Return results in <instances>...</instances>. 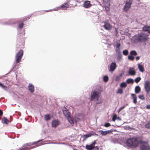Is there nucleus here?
I'll list each match as a JSON object with an SVG mask.
<instances>
[{"label": "nucleus", "mask_w": 150, "mask_h": 150, "mask_svg": "<svg viewBox=\"0 0 150 150\" xmlns=\"http://www.w3.org/2000/svg\"><path fill=\"white\" fill-rule=\"evenodd\" d=\"M140 144V150H150V147L146 142L139 141L137 137L128 139L126 142L127 146L132 148H136Z\"/></svg>", "instance_id": "nucleus-1"}, {"label": "nucleus", "mask_w": 150, "mask_h": 150, "mask_svg": "<svg viewBox=\"0 0 150 150\" xmlns=\"http://www.w3.org/2000/svg\"><path fill=\"white\" fill-rule=\"evenodd\" d=\"M101 93V91L98 89H96L93 90L91 92V100L93 101L95 100H97L96 104H98L101 103L102 101L100 99H99L100 97Z\"/></svg>", "instance_id": "nucleus-2"}, {"label": "nucleus", "mask_w": 150, "mask_h": 150, "mask_svg": "<svg viewBox=\"0 0 150 150\" xmlns=\"http://www.w3.org/2000/svg\"><path fill=\"white\" fill-rule=\"evenodd\" d=\"M147 36L144 34H137L135 35L132 38V40L134 42L138 43L145 42L147 40Z\"/></svg>", "instance_id": "nucleus-3"}, {"label": "nucleus", "mask_w": 150, "mask_h": 150, "mask_svg": "<svg viewBox=\"0 0 150 150\" xmlns=\"http://www.w3.org/2000/svg\"><path fill=\"white\" fill-rule=\"evenodd\" d=\"M42 140H41L36 142H34L32 143L26 144L23 147L20 148L19 149V150H29L35 148L42 144H39L40 142Z\"/></svg>", "instance_id": "nucleus-4"}, {"label": "nucleus", "mask_w": 150, "mask_h": 150, "mask_svg": "<svg viewBox=\"0 0 150 150\" xmlns=\"http://www.w3.org/2000/svg\"><path fill=\"white\" fill-rule=\"evenodd\" d=\"M132 2V0H128L126 1L125 5L123 8V10L127 12L129 10L131 7Z\"/></svg>", "instance_id": "nucleus-5"}, {"label": "nucleus", "mask_w": 150, "mask_h": 150, "mask_svg": "<svg viewBox=\"0 0 150 150\" xmlns=\"http://www.w3.org/2000/svg\"><path fill=\"white\" fill-rule=\"evenodd\" d=\"M23 54V51L22 50H20L16 54L15 57L17 63H18L21 61Z\"/></svg>", "instance_id": "nucleus-6"}, {"label": "nucleus", "mask_w": 150, "mask_h": 150, "mask_svg": "<svg viewBox=\"0 0 150 150\" xmlns=\"http://www.w3.org/2000/svg\"><path fill=\"white\" fill-rule=\"evenodd\" d=\"M96 144V141L94 140L92 143L89 145H86V149L88 150H91L95 148V144Z\"/></svg>", "instance_id": "nucleus-7"}, {"label": "nucleus", "mask_w": 150, "mask_h": 150, "mask_svg": "<svg viewBox=\"0 0 150 150\" xmlns=\"http://www.w3.org/2000/svg\"><path fill=\"white\" fill-rule=\"evenodd\" d=\"M149 85L150 82L149 81H146L144 84V88L147 93H149L150 91Z\"/></svg>", "instance_id": "nucleus-8"}, {"label": "nucleus", "mask_w": 150, "mask_h": 150, "mask_svg": "<svg viewBox=\"0 0 150 150\" xmlns=\"http://www.w3.org/2000/svg\"><path fill=\"white\" fill-rule=\"evenodd\" d=\"M104 25L103 26V27L105 29L107 30H110L112 28V26L110 23L107 22H104Z\"/></svg>", "instance_id": "nucleus-9"}, {"label": "nucleus", "mask_w": 150, "mask_h": 150, "mask_svg": "<svg viewBox=\"0 0 150 150\" xmlns=\"http://www.w3.org/2000/svg\"><path fill=\"white\" fill-rule=\"evenodd\" d=\"M117 66L115 63L112 62L110 66V70L111 71H114L116 69Z\"/></svg>", "instance_id": "nucleus-10"}, {"label": "nucleus", "mask_w": 150, "mask_h": 150, "mask_svg": "<svg viewBox=\"0 0 150 150\" xmlns=\"http://www.w3.org/2000/svg\"><path fill=\"white\" fill-rule=\"evenodd\" d=\"M59 124V122L58 120H54L52 123V127H56L58 126Z\"/></svg>", "instance_id": "nucleus-11"}, {"label": "nucleus", "mask_w": 150, "mask_h": 150, "mask_svg": "<svg viewBox=\"0 0 150 150\" xmlns=\"http://www.w3.org/2000/svg\"><path fill=\"white\" fill-rule=\"evenodd\" d=\"M63 112L64 115L67 118L70 116V113L66 108H64V109L63 110Z\"/></svg>", "instance_id": "nucleus-12"}, {"label": "nucleus", "mask_w": 150, "mask_h": 150, "mask_svg": "<svg viewBox=\"0 0 150 150\" xmlns=\"http://www.w3.org/2000/svg\"><path fill=\"white\" fill-rule=\"evenodd\" d=\"M91 6V4H90V1H85L84 2L83 7L86 8H88Z\"/></svg>", "instance_id": "nucleus-13"}, {"label": "nucleus", "mask_w": 150, "mask_h": 150, "mask_svg": "<svg viewBox=\"0 0 150 150\" xmlns=\"http://www.w3.org/2000/svg\"><path fill=\"white\" fill-rule=\"evenodd\" d=\"M99 132H100V134H101L104 136L106 135L107 134L110 133L111 132V130H110L105 131L100 130Z\"/></svg>", "instance_id": "nucleus-14"}, {"label": "nucleus", "mask_w": 150, "mask_h": 150, "mask_svg": "<svg viewBox=\"0 0 150 150\" xmlns=\"http://www.w3.org/2000/svg\"><path fill=\"white\" fill-rule=\"evenodd\" d=\"M69 6L67 3H65L63 4L60 7L62 9L65 10L67 8L69 7Z\"/></svg>", "instance_id": "nucleus-15"}, {"label": "nucleus", "mask_w": 150, "mask_h": 150, "mask_svg": "<svg viewBox=\"0 0 150 150\" xmlns=\"http://www.w3.org/2000/svg\"><path fill=\"white\" fill-rule=\"evenodd\" d=\"M28 88L29 90L32 93H33L34 91V87L33 85L32 84H29Z\"/></svg>", "instance_id": "nucleus-16"}, {"label": "nucleus", "mask_w": 150, "mask_h": 150, "mask_svg": "<svg viewBox=\"0 0 150 150\" xmlns=\"http://www.w3.org/2000/svg\"><path fill=\"white\" fill-rule=\"evenodd\" d=\"M143 30L144 31L147 32L148 33H150V26H146L143 27Z\"/></svg>", "instance_id": "nucleus-17"}, {"label": "nucleus", "mask_w": 150, "mask_h": 150, "mask_svg": "<svg viewBox=\"0 0 150 150\" xmlns=\"http://www.w3.org/2000/svg\"><path fill=\"white\" fill-rule=\"evenodd\" d=\"M131 95L133 98V102L135 104H136L137 103V97L136 96L133 94H132Z\"/></svg>", "instance_id": "nucleus-18"}, {"label": "nucleus", "mask_w": 150, "mask_h": 150, "mask_svg": "<svg viewBox=\"0 0 150 150\" xmlns=\"http://www.w3.org/2000/svg\"><path fill=\"white\" fill-rule=\"evenodd\" d=\"M138 68L139 69V71L142 72H144V66L142 65H141L139 64L138 66Z\"/></svg>", "instance_id": "nucleus-19"}, {"label": "nucleus", "mask_w": 150, "mask_h": 150, "mask_svg": "<svg viewBox=\"0 0 150 150\" xmlns=\"http://www.w3.org/2000/svg\"><path fill=\"white\" fill-rule=\"evenodd\" d=\"M2 122L3 123L8 124L9 122V121L6 117H4L2 119Z\"/></svg>", "instance_id": "nucleus-20"}, {"label": "nucleus", "mask_w": 150, "mask_h": 150, "mask_svg": "<svg viewBox=\"0 0 150 150\" xmlns=\"http://www.w3.org/2000/svg\"><path fill=\"white\" fill-rule=\"evenodd\" d=\"M141 88L139 86H136L135 89V91L136 93H138L140 92Z\"/></svg>", "instance_id": "nucleus-21"}, {"label": "nucleus", "mask_w": 150, "mask_h": 150, "mask_svg": "<svg viewBox=\"0 0 150 150\" xmlns=\"http://www.w3.org/2000/svg\"><path fill=\"white\" fill-rule=\"evenodd\" d=\"M69 122L71 124H74V121L72 118H71L70 116L67 118Z\"/></svg>", "instance_id": "nucleus-22"}, {"label": "nucleus", "mask_w": 150, "mask_h": 150, "mask_svg": "<svg viewBox=\"0 0 150 150\" xmlns=\"http://www.w3.org/2000/svg\"><path fill=\"white\" fill-rule=\"evenodd\" d=\"M126 82L128 84L133 83L134 82V81L133 79L129 78L127 79Z\"/></svg>", "instance_id": "nucleus-23"}, {"label": "nucleus", "mask_w": 150, "mask_h": 150, "mask_svg": "<svg viewBox=\"0 0 150 150\" xmlns=\"http://www.w3.org/2000/svg\"><path fill=\"white\" fill-rule=\"evenodd\" d=\"M129 73L131 75H134L136 74V71L134 70L129 69Z\"/></svg>", "instance_id": "nucleus-24"}, {"label": "nucleus", "mask_w": 150, "mask_h": 150, "mask_svg": "<svg viewBox=\"0 0 150 150\" xmlns=\"http://www.w3.org/2000/svg\"><path fill=\"white\" fill-rule=\"evenodd\" d=\"M45 119V120L48 121L51 119L50 115V114H47L44 115Z\"/></svg>", "instance_id": "nucleus-25"}, {"label": "nucleus", "mask_w": 150, "mask_h": 150, "mask_svg": "<svg viewBox=\"0 0 150 150\" xmlns=\"http://www.w3.org/2000/svg\"><path fill=\"white\" fill-rule=\"evenodd\" d=\"M130 54L132 56H136L137 55V52L135 50H131L130 52Z\"/></svg>", "instance_id": "nucleus-26"}, {"label": "nucleus", "mask_w": 150, "mask_h": 150, "mask_svg": "<svg viewBox=\"0 0 150 150\" xmlns=\"http://www.w3.org/2000/svg\"><path fill=\"white\" fill-rule=\"evenodd\" d=\"M120 86L122 88H125L127 86V84L125 82H122L120 84Z\"/></svg>", "instance_id": "nucleus-27"}, {"label": "nucleus", "mask_w": 150, "mask_h": 150, "mask_svg": "<svg viewBox=\"0 0 150 150\" xmlns=\"http://www.w3.org/2000/svg\"><path fill=\"white\" fill-rule=\"evenodd\" d=\"M122 76V74H120L119 76H117L115 79V80L116 81H119L121 79V77Z\"/></svg>", "instance_id": "nucleus-28"}, {"label": "nucleus", "mask_w": 150, "mask_h": 150, "mask_svg": "<svg viewBox=\"0 0 150 150\" xmlns=\"http://www.w3.org/2000/svg\"><path fill=\"white\" fill-rule=\"evenodd\" d=\"M128 58L129 60L131 61H133L134 59V57L130 54L128 56Z\"/></svg>", "instance_id": "nucleus-29"}, {"label": "nucleus", "mask_w": 150, "mask_h": 150, "mask_svg": "<svg viewBox=\"0 0 150 150\" xmlns=\"http://www.w3.org/2000/svg\"><path fill=\"white\" fill-rule=\"evenodd\" d=\"M123 90L122 88H119L118 89L117 91L116 92L117 93L122 94L123 93Z\"/></svg>", "instance_id": "nucleus-30"}, {"label": "nucleus", "mask_w": 150, "mask_h": 150, "mask_svg": "<svg viewBox=\"0 0 150 150\" xmlns=\"http://www.w3.org/2000/svg\"><path fill=\"white\" fill-rule=\"evenodd\" d=\"M103 81L105 82H107L109 79L108 76H105L103 77Z\"/></svg>", "instance_id": "nucleus-31"}, {"label": "nucleus", "mask_w": 150, "mask_h": 150, "mask_svg": "<svg viewBox=\"0 0 150 150\" xmlns=\"http://www.w3.org/2000/svg\"><path fill=\"white\" fill-rule=\"evenodd\" d=\"M123 54L125 56L128 55V52L127 50H125L123 51Z\"/></svg>", "instance_id": "nucleus-32"}, {"label": "nucleus", "mask_w": 150, "mask_h": 150, "mask_svg": "<svg viewBox=\"0 0 150 150\" xmlns=\"http://www.w3.org/2000/svg\"><path fill=\"white\" fill-rule=\"evenodd\" d=\"M141 79V78L140 77H138L135 79L134 81L135 82L137 83L139 82Z\"/></svg>", "instance_id": "nucleus-33"}, {"label": "nucleus", "mask_w": 150, "mask_h": 150, "mask_svg": "<svg viewBox=\"0 0 150 150\" xmlns=\"http://www.w3.org/2000/svg\"><path fill=\"white\" fill-rule=\"evenodd\" d=\"M117 118V115L116 114L114 115L112 117V120L113 121H115Z\"/></svg>", "instance_id": "nucleus-34"}, {"label": "nucleus", "mask_w": 150, "mask_h": 150, "mask_svg": "<svg viewBox=\"0 0 150 150\" xmlns=\"http://www.w3.org/2000/svg\"><path fill=\"white\" fill-rule=\"evenodd\" d=\"M138 97L140 99L142 100H144L145 99V98L144 95H139L138 96Z\"/></svg>", "instance_id": "nucleus-35"}, {"label": "nucleus", "mask_w": 150, "mask_h": 150, "mask_svg": "<svg viewBox=\"0 0 150 150\" xmlns=\"http://www.w3.org/2000/svg\"><path fill=\"white\" fill-rule=\"evenodd\" d=\"M92 134L91 133H89V134H86V135H84V137L86 138H87L89 137H90L92 135Z\"/></svg>", "instance_id": "nucleus-36"}, {"label": "nucleus", "mask_w": 150, "mask_h": 150, "mask_svg": "<svg viewBox=\"0 0 150 150\" xmlns=\"http://www.w3.org/2000/svg\"><path fill=\"white\" fill-rule=\"evenodd\" d=\"M145 127L147 128H150V122L146 124Z\"/></svg>", "instance_id": "nucleus-37"}, {"label": "nucleus", "mask_w": 150, "mask_h": 150, "mask_svg": "<svg viewBox=\"0 0 150 150\" xmlns=\"http://www.w3.org/2000/svg\"><path fill=\"white\" fill-rule=\"evenodd\" d=\"M30 18L29 16L25 17L23 18V19L22 20V21H27Z\"/></svg>", "instance_id": "nucleus-38"}, {"label": "nucleus", "mask_w": 150, "mask_h": 150, "mask_svg": "<svg viewBox=\"0 0 150 150\" xmlns=\"http://www.w3.org/2000/svg\"><path fill=\"white\" fill-rule=\"evenodd\" d=\"M110 124L109 123H106L105 124L104 126L105 127H108L110 126Z\"/></svg>", "instance_id": "nucleus-39"}, {"label": "nucleus", "mask_w": 150, "mask_h": 150, "mask_svg": "<svg viewBox=\"0 0 150 150\" xmlns=\"http://www.w3.org/2000/svg\"><path fill=\"white\" fill-rule=\"evenodd\" d=\"M23 22H22L19 25L18 28L20 29H21L23 28Z\"/></svg>", "instance_id": "nucleus-40"}, {"label": "nucleus", "mask_w": 150, "mask_h": 150, "mask_svg": "<svg viewBox=\"0 0 150 150\" xmlns=\"http://www.w3.org/2000/svg\"><path fill=\"white\" fill-rule=\"evenodd\" d=\"M125 106H123L119 108L118 110V112L119 113L120 112L122 109H123L125 108Z\"/></svg>", "instance_id": "nucleus-41"}, {"label": "nucleus", "mask_w": 150, "mask_h": 150, "mask_svg": "<svg viewBox=\"0 0 150 150\" xmlns=\"http://www.w3.org/2000/svg\"><path fill=\"white\" fill-rule=\"evenodd\" d=\"M1 86L2 87V88H3L4 89H5V90H6L7 87L6 86H5L3 84H2Z\"/></svg>", "instance_id": "nucleus-42"}, {"label": "nucleus", "mask_w": 150, "mask_h": 150, "mask_svg": "<svg viewBox=\"0 0 150 150\" xmlns=\"http://www.w3.org/2000/svg\"><path fill=\"white\" fill-rule=\"evenodd\" d=\"M105 10L107 11H109L110 10L109 8L107 6H105Z\"/></svg>", "instance_id": "nucleus-43"}, {"label": "nucleus", "mask_w": 150, "mask_h": 150, "mask_svg": "<svg viewBox=\"0 0 150 150\" xmlns=\"http://www.w3.org/2000/svg\"><path fill=\"white\" fill-rule=\"evenodd\" d=\"M120 44L117 43L116 45V47L117 48H119V47H120Z\"/></svg>", "instance_id": "nucleus-44"}, {"label": "nucleus", "mask_w": 150, "mask_h": 150, "mask_svg": "<svg viewBox=\"0 0 150 150\" xmlns=\"http://www.w3.org/2000/svg\"><path fill=\"white\" fill-rule=\"evenodd\" d=\"M146 108L147 109H150V105H146Z\"/></svg>", "instance_id": "nucleus-45"}, {"label": "nucleus", "mask_w": 150, "mask_h": 150, "mask_svg": "<svg viewBox=\"0 0 150 150\" xmlns=\"http://www.w3.org/2000/svg\"><path fill=\"white\" fill-rule=\"evenodd\" d=\"M3 115V112L1 110H0V116H1Z\"/></svg>", "instance_id": "nucleus-46"}, {"label": "nucleus", "mask_w": 150, "mask_h": 150, "mask_svg": "<svg viewBox=\"0 0 150 150\" xmlns=\"http://www.w3.org/2000/svg\"><path fill=\"white\" fill-rule=\"evenodd\" d=\"M139 58H140V57L137 56V57H136V60H138L139 59Z\"/></svg>", "instance_id": "nucleus-47"}, {"label": "nucleus", "mask_w": 150, "mask_h": 150, "mask_svg": "<svg viewBox=\"0 0 150 150\" xmlns=\"http://www.w3.org/2000/svg\"><path fill=\"white\" fill-rule=\"evenodd\" d=\"M117 119H119H119H120V117H117Z\"/></svg>", "instance_id": "nucleus-48"}, {"label": "nucleus", "mask_w": 150, "mask_h": 150, "mask_svg": "<svg viewBox=\"0 0 150 150\" xmlns=\"http://www.w3.org/2000/svg\"><path fill=\"white\" fill-rule=\"evenodd\" d=\"M16 47H17V49H18V48H19V47H18V46H17Z\"/></svg>", "instance_id": "nucleus-49"}, {"label": "nucleus", "mask_w": 150, "mask_h": 150, "mask_svg": "<svg viewBox=\"0 0 150 150\" xmlns=\"http://www.w3.org/2000/svg\"><path fill=\"white\" fill-rule=\"evenodd\" d=\"M2 84V83H1L0 82V86H1V85Z\"/></svg>", "instance_id": "nucleus-50"}, {"label": "nucleus", "mask_w": 150, "mask_h": 150, "mask_svg": "<svg viewBox=\"0 0 150 150\" xmlns=\"http://www.w3.org/2000/svg\"><path fill=\"white\" fill-rule=\"evenodd\" d=\"M51 11V10H49L48 11H47V12L49 11Z\"/></svg>", "instance_id": "nucleus-51"}]
</instances>
